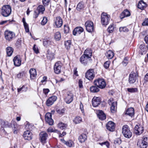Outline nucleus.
<instances>
[{"label": "nucleus", "mask_w": 148, "mask_h": 148, "mask_svg": "<svg viewBox=\"0 0 148 148\" xmlns=\"http://www.w3.org/2000/svg\"><path fill=\"white\" fill-rule=\"evenodd\" d=\"M11 12V8L9 5H4L2 7L1 14L3 16L7 17L10 14Z\"/></svg>", "instance_id": "1"}, {"label": "nucleus", "mask_w": 148, "mask_h": 148, "mask_svg": "<svg viewBox=\"0 0 148 148\" xmlns=\"http://www.w3.org/2000/svg\"><path fill=\"white\" fill-rule=\"evenodd\" d=\"M94 83L95 86L101 89L104 88L106 85L104 80L101 78H99L95 79L94 81Z\"/></svg>", "instance_id": "2"}, {"label": "nucleus", "mask_w": 148, "mask_h": 148, "mask_svg": "<svg viewBox=\"0 0 148 148\" xmlns=\"http://www.w3.org/2000/svg\"><path fill=\"white\" fill-rule=\"evenodd\" d=\"M122 133L123 136L126 138H129L132 136V133L127 125H125L122 129Z\"/></svg>", "instance_id": "3"}, {"label": "nucleus", "mask_w": 148, "mask_h": 148, "mask_svg": "<svg viewBox=\"0 0 148 148\" xmlns=\"http://www.w3.org/2000/svg\"><path fill=\"white\" fill-rule=\"evenodd\" d=\"M110 16L106 13L103 12L101 14V21L102 24L107 25L109 23Z\"/></svg>", "instance_id": "4"}, {"label": "nucleus", "mask_w": 148, "mask_h": 148, "mask_svg": "<svg viewBox=\"0 0 148 148\" xmlns=\"http://www.w3.org/2000/svg\"><path fill=\"white\" fill-rule=\"evenodd\" d=\"M86 30L89 32H92L94 30V24L93 23L90 21H87L85 24Z\"/></svg>", "instance_id": "5"}, {"label": "nucleus", "mask_w": 148, "mask_h": 148, "mask_svg": "<svg viewBox=\"0 0 148 148\" xmlns=\"http://www.w3.org/2000/svg\"><path fill=\"white\" fill-rule=\"evenodd\" d=\"M86 77L91 81L92 80L95 76V73L93 69H90L88 70L86 73Z\"/></svg>", "instance_id": "6"}, {"label": "nucleus", "mask_w": 148, "mask_h": 148, "mask_svg": "<svg viewBox=\"0 0 148 148\" xmlns=\"http://www.w3.org/2000/svg\"><path fill=\"white\" fill-rule=\"evenodd\" d=\"M4 35L6 39L9 41L11 40L12 38L15 37V33L12 31L8 30L5 31Z\"/></svg>", "instance_id": "7"}, {"label": "nucleus", "mask_w": 148, "mask_h": 148, "mask_svg": "<svg viewBox=\"0 0 148 148\" xmlns=\"http://www.w3.org/2000/svg\"><path fill=\"white\" fill-rule=\"evenodd\" d=\"M73 99V95L70 92H68L65 95L64 98V101L68 104L70 103L72 101Z\"/></svg>", "instance_id": "8"}, {"label": "nucleus", "mask_w": 148, "mask_h": 148, "mask_svg": "<svg viewBox=\"0 0 148 148\" xmlns=\"http://www.w3.org/2000/svg\"><path fill=\"white\" fill-rule=\"evenodd\" d=\"M62 67V64L60 61L55 63L54 66V70L55 73L58 74L61 73Z\"/></svg>", "instance_id": "9"}, {"label": "nucleus", "mask_w": 148, "mask_h": 148, "mask_svg": "<svg viewBox=\"0 0 148 148\" xmlns=\"http://www.w3.org/2000/svg\"><path fill=\"white\" fill-rule=\"evenodd\" d=\"M137 77V74L134 72H131L130 74L129 82L130 84L134 83L136 80Z\"/></svg>", "instance_id": "10"}, {"label": "nucleus", "mask_w": 148, "mask_h": 148, "mask_svg": "<svg viewBox=\"0 0 148 148\" xmlns=\"http://www.w3.org/2000/svg\"><path fill=\"white\" fill-rule=\"evenodd\" d=\"M112 101H113L112 99L110 98L108 100V102L109 105L111 104L110 108L111 112H114L116 109L117 103L116 101L112 102Z\"/></svg>", "instance_id": "11"}, {"label": "nucleus", "mask_w": 148, "mask_h": 148, "mask_svg": "<svg viewBox=\"0 0 148 148\" xmlns=\"http://www.w3.org/2000/svg\"><path fill=\"white\" fill-rule=\"evenodd\" d=\"M51 114L50 113H47L45 115V120L46 122L50 125H52L53 123V121L51 118Z\"/></svg>", "instance_id": "12"}, {"label": "nucleus", "mask_w": 148, "mask_h": 148, "mask_svg": "<svg viewBox=\"0 0 148 148\" xmlns=\"http://www.w3.org/2000/svg\"><path fill=\"white\" fill-rule=\"evenodd\" d=\"M39 139L41 142L42 143H45L48 137V134L45 132H41L39 134Z\"/></svg>", "instance_id": "13"}, {"label": "nucleus", "mask_w": 148, "mask_h": 148, "mask_svg": "<svg viewBox=\"0 0 148 148\" xmlns=\"http://www.w3.org/2000/svg\"><path fill=\"white\" fill-rule=\"evenodd\" d=\"M57 99V97L55 96H53L50 97L46 101V105L47 106H50Z\"/></svg>", "instance_id": "14"}, {"label": "nucleus", "mask_w": 148, "mask_h": 148, "mask_svg": "<svg viewBox=\"0 0 148 148\" xmlns=\"http://www.w3.org/2000/svg\"><path fill=\"white\" fill-rule=\"evenodd\" d=\"M23 136L25 139L26 140H29L32 138V134L31 132L28 130L25 131Z\"/></svg>", "instance_id": "15"}, {"label": "nucleus", "mask_w": 148, "mask_h": 148, "mask_svg": "<svg viewBox=\"0 0 148 148\" xmlns=\"http://www.w3.org/2000/svg\"><path fill=\"white\" fill-rule=\"evenodd\" d=\"M101 103L100 97H94L92 100V103L94 107H96Z\"/></svg>", "instance_id": "16"}, {"label": "nucleus", "mask_w": 148, "mask_h": 148, "mask_svg": "<svg viewBox=\"0 0 148 148\" xmlns=\"http://www.w3.org/2000/svg\"><path fill=\"white\" fill-rule=\"evenodd\" d=\"M135 132L137 135H140L143 132L144 128L142 126L136 125L134 128Z\"/></svg>", "instance_id": "17"}, {"label": "nucleus", "mask_w": 148, "mask_h": 148, "mask_svg": "<svg viewBox=\"0 0 148 148\" xmlns=\"http://www.w3.org/2000/svg\"><path fill=\"white\" fill-rule=\"evenodd\" d=\"M13 60L15 66H19L21 65V60L19 56H15Z\"/></svg>", "instance_id": "18"}, {"label": "nucleus", "mask_w": 148, "mask_h": 148, "mask_svg": "<svg viewBox=\"0 0 148 148\" xmlns=\"http://www.w3.org/2000/svg\"><path fill=\"white\" fill-rule=\"evenodd\" d=\"M84 31L83 28L81 27L75 28L73 31V34L74 36L79 35Z\"/></svg>", "instance_id": "19"}, {"label": "nucleus", "mask_w": 148, "mask_h": 148, "mask_svg": "<svg viewBox=\"0 0 148 148\" xmlns=\"http://www.w3.org/2000/svg\"><path fill=\"white\" fill-rule=\"evenodd\" d=\"M106 127L107 130L111 132L113 131L115 127L114 123L112 121L108 122L106 125Z\"/></svg>", "instance_id": "20"}, {"label": "nucleus", "mask_w": 148, "mask_h": 148, "mask_svg": "<svg viewBox=\"0 0 148 148\" xmlns=\"http://www.w3.org/2000/svg\"><path fill=\"white\" fill-rule=\"evenodd\" d=\"M97 115L99 119L101 120H104L106 119V115L102 110H98Z\"/></svg>", "instance_id": "21"}, {"label": "nucleus", "mask_w": 148, "mask_h": 148, "mask_svg": "<svg viewBox=\"0 0 148 148\" xmlns=\"http://www.w3.org/2000/svg\"><path fill=\"white\" fill-rule=\"evenodd\" d=\"M90 58H87L84 55H82L80 58V61L84 65H86L88 63Z\"/></svg>", "instance_id": "22"}, {"label": "nucleus", "mask_w": 148, "mask_h": 148, "mask_svg": "<svg viewBox=\"0 0 148 148\" xmlns=\"http://www.w3.org/2000/svg\"><path fill=\"white\" fill-rule=\"evenodd\" d=\"M55 23L57 27H61L62 24V21L61 18L60 16L57 17L55 20Z\"/></svg>", "instance_id": "23"}, {"label": "nucleus", "mask_w": 148, "mask_h": 148, "mask_svg": "<svg viewBox=\"0 0 148 148\" xmlns=\"http://www.w3.org/2000/svg\"><path fill=\"white\" fill-rule=\"evenodd\" d=\"M130 12L127 9L125 10L121 14L120 17L121 19H123L125 17L130 16Z\"/></svg>", "instance_id": "24"}, {"label": "nucleus", "mask_w": 148, "mask_h": 148, "mask_svg": "<svg viewBox=\"0 0 148 148\" xmlns=\"http://www.w3.org/2000/svg\"><path fill=\"white\" fill-rule=\"evenodd\" d=\"M126 114L132 117L134 115V109L132 108H130L127 109L126 111Z\"/></svg>", "instance_id": "25"}, {"label": "nucleus", "mask_w": 148, "mask_h": 148, "mask_svg": "<svg viewBox=\"0 0 148 148\" xmlns=\"http://www.w3.org/2000/svg\"><path fill=\"white\" fill-rule=\"evenodd\" d=\"M30 77L31 79H34L37 75L36 70L35 69H32L29 70Z\"/></svg>", "instance_id": "26"}, {"label": "nucleus", "mask_w": 148, "mask_h": 148, "mask_svg": "<svg viewBox=\"0 0 148 148\" xmlns=\"http://www.w3.org/2000/svg\"><path fill=\"white\" fill-rule=\"evenodd\" d=\"M147 4L144 2L143 0L140 1L138 3L137 7L138 8L141 10H144L146 8Z\"/></svg>", "instance_id": "27"}, {"label": "nucleus", "mask_w": 148, "mask_h": 148, "mask_svg": "<svg viewBox=\"0 0 148 148\" xmlns=\"http://www.w3.org/2000/svg\"><path fill=\"white\" fill-rule=\"evenodd\" d=\"M92 51L90 49H87L85 51L83 55L90 59L92 55Z\"/></svg>", "instance_id": "28"}, {"label": "nucleus", "mask_w": 148, "mask_h": 148, "mask_svg": "<svg viewBox=\"0 0 148 148\" xmlns=\"http://www.w3.org/2000/svg\"><path fill=\"white\" fill-rule=\"evenodd\" d=\"M0 124L2 127L3 128L10 127L11 126L8 121H5L1 119H0Z\"/></svg>", "instance_id": "29"}, {"label": "nucleus", "mask_w": 148, "mask_h": 148, "mask_svg": "<svg viewBox=\"0 0 148 148\" xmlns=\"http://www.w3.org/2000/svg\"><path fill=\"white\" fill-rule=\"evenodd\" d=\"M87 136L85 134H83L81 135L78 137V140L80 142H84L87 139Z\"/></svg>", "instance_id": "30"}, {"label": "nucleus", "mask_w": 148, "mask_h": 148, "mask_svg": "<svg viewBox=\"0 0 148 148\" xmlns=\"http://www.w3.org/2000/svg\"><path fill=\"white\" fill-rule=\"evenodd\" d=\"M114 54L113 52L111 50H108L107 51L106 54V57L108 59H111L114 56Z\"/></svg>", "instance_id": "31"}, {"label": "nucleus", "mask_w": 148, "mask_h": 148, "mask_svg": "<svg viewBox=\"0 0 148 148\" xmlns=\"http://www.w3.org/2000/svg\"><path fill=\"white\" fill-rule=\"evenodd\" d=\"M99 88L97 87V86H92L90 87V91L93 93H96L99 92Z\"/></svg>", "instance_id": "32"}, {"label": "nucleus", "mask_w": 148, "mask_h": 148, "mask_svg": "<svg viewBox=\"0 0 148 148\" xmlns=\"http://www.w3.org/2000/svg\"><path fill=\"white\" fill-rule=\"evenodd\" d=\"M13 51V48L11 47H8L6 48V53L8 56H10L12 55Z\"/></svg>", "instance_id": "33"}, {"label": "nucleus", "mask_w": 148, "mask_h": 148, "mask_svg": "<svg viewBox=\"0 0 148 148\" xmlns=\"http://www.w3.org/2000/svg\"><path fill=\"white\" fill-rule=\"evenodd\" d=\"M54 38L56 41H58L61 38V34L59 32H56L54 35Z\"/></svg>", "instance_id": "34"}, {"label": "nucleus", "mask_w": 148, "mask_h": 148, "mask_svg": "<svg viewBox=\"0 0 148 148\" xmlns=\"http://www.w3.org/2000/svg\"><path fill=\"white\" fill-rule=\"evenodd\" d=\"M45 7L44 5H39L37 9L39 13L41 12L42 14L43 13V12L45 10Z\"/></svg>", "instance_id": "35"}, {"label": "nucleus", "mask_w": 148, "mask_h": 148, "mask_svg": "<svg viewBox=\"0 0 148 148\" xmlns=\"http://www.w3.org/2000/svg\"><path fill=\"white\" fill-rule=\"evenodd\" d=\"M73 121L75 124H78L82 122V119L79 116H76L74 119Z\"/></svg>", "instance_id": "36"}, {"label": "nucleus", "mask_w": 148, "mask_h": 148, "mask_svg": "<svg viewBox=\"0 0 148 148\" xmlns=\"http://www.w3.org/2000/svg\"><path fill=\"white\" fill-rule=\"evenodd\" d=\"M64 45L67 49H69L71 46V42L70 40H67L65 42Z\"/></svg>", "instance_id": "37"}, {"label": "nucleus", "mask_w": 148, "mask_h": 148, "mask_svg": "<svg viewBox=\"0 0 148 148\" xmlns=\"http://www.w3.org/2000/svg\"><path fill=\"white\" fill-rule=\"evenodd\" d=\"M84 7V4L82 2H80L77 4L76 9L77 10L80 11L83 9Z\"/></svg>", "instance_id": "38"}, {"label": "nucleus", "mask_w": 148, "mask_h": 148, "mask_svg": "<svg viewBox=\"0 0 148 148\" xmlns=\"http://www.w3.org/2000/svg\"><path fill=\"white\" fill-rule=\"evenodd\" d=\"M50 41L48 39H45L43 41V45L45 47H47L50 44Z\"/></svg>", "instance_id": "39"}, {"label": "nucleus", "mask_w": 148, "mask_h": 148, "mask_svg": "<svg viewBox=\"0 0 148 148\" xmlns=\"http://www.w3.org/2000/svg\"><path fill=\"white\" fill-rule=\"evenodd\" d=\"M67 126V125L66 124H64L62 122L59 123L58 125V127L60 129L62 130L66 128Z\"/></svg>", "instance_id": "40"}, {"label": "nucleus", "mask_w": 148, "mask_h": 148, "mask_svg": "<svg viewBox=\"0 0 148 148\" xmlns=\"http://www.w3.org/2000/svg\"><path fill=\"white\" fill-rule=\"evenodd\" d=\"M64 143L69 147H71L74 146L73 142L71 140L67 141H64Z\"/></svg>", "instance_id": "41"}, {"label": "nucleus", "mask_w": 148, "mask_h": 148, "mask_svg": "<svg viewBox=\"0 0 148 148\" xmlns=\"http://www.w3.org/2000/svg\"><path fill=\"white\" fill-rule=\"evenodd\" d=\"M25 76V72L23 71L20 72L17 75V77L18 78H21Z\"/></svg>", "instance_id": "42"}, {"label": "nucleus", "mask_w": 148, "mask_h": 148, "mask_svg": "<svg viewBox=\"0 0 148 148\" xmlns=\"http://www.w3.org/2000/svg\"><path fill=\"white\" fill-rule=\"evenodd\" d=\"M54 56V54L50 52V51L48 49L47 51V58H49V59H52Z\"/></svg>", "instance_id": "43"}, {"label": "nucleus", "mask_w": 148, "mask_h": 148, "mask_svg": "<svg viewBox=\"0 0 148 148\" xmlns=\"http://www.w3.org/2000/svg\"><path fill=\"white\" fill-rule=\"evenodd\" d=\"M148 145L147 143L142 141L141 143H139V146L140 148H146Z\"/></svg>", "instance_id": "44"}, {"label": "nucleus", "mask_w": 148, "mask_h": 148, "mask_svg": "<svg viewBox=\"0 0 148 148\" xmlns=\"http://www.w3.org/2000/svg\"><path fill=\"white\" fill-rule=\"evenodd\" d=\"M127 91L131 93L136 92L138 91V89L136 88H127Z\"/></svg>", "instance_id": "45"}, {"label": "nucleus", "mask_w": 148, "mask_h": 148, "mask_svg": "<svg viewBox=\"0 0 148 148\" xmlns=\"http://www.w3.org/2000/svg\"><path fill=\"white\" fill-rule=\"evenodd\" d=\"M51 0H42V2L44 6H47L49 4Z\"/></svg>", "instance_id": "46"}, {"label": "nucleus", "mask_w": 148, "mask_h": 148, "mask_svg": "<svg viewBox=\"0 0 148 148\" xmlns=\"http://www.w3.org/2000/svg\"><path fill=\"white\" fill-rule=\"evenodd\" d=\"M33 49L34 52L36 54L39 53V50L38 47L35 44H34L33 48Z\"/></svg>", "instance_id": "47"}, {"label": "nucleus", "mask_w": 148, "mask_h": 148, "mask_svg": "<svg viewBox=\"0 0 148 148\" xmlns=\"http://www.w3.org/2000/svg\"><path fill=\"white\" fill-rule=\"evenodd\" d=\"M121 142V140L120 138H117L116 139L114 142V143L116 145H119L120 144Z\"/></svg>", "instance_id": "48"}, {"label": "nucleus", "mask_w": 148, "mask_h": 148, "mask_svg": "<svg viewBox=\"0 0 148 148\" xmlns=\"http://www.w3.org/2000/svg\"><path fill=\"white\" fill-rule=\"evenodd\" d=\"M21 38H18L16 42V46L18 47H19L21 44Z\"/></svg>", "instance_id": "49"}, {"label": "nucleus", "mask_w": 148, "mask_h": 148, "mask_svg": "<svg viewBox=\"0 0 148 148\" xmlns=\"http://www.w3.org/2000/svg\"><path fill=\"white\" fill-rule=\"evenodd\" d=\"M47 19L46 17H44L41 22V24L42 25H45L47 22Z\"/></svg>", "instance_id": "50"}, {"label": "nucleus", "mask_w": 148, "mask_h": 148, "mask_svg": "<svg viewBox=\"0 0 148 148\" xmlns=\"http://www.w3.org/2000/svg\"><path fill=\"white\" fill-rule=\"evenodd\" d=\"M114 26L112 25H111L108 27L107 30L109 33H111L113 32L114 30Z\"/></svg>", "instance_id": "51"}, {"label": "nucleus", "mask_w": 148, "mask_h": 148, "mask_svg": "<svg viewBox=\"0 0 148 148\" xmlns=\"http://www.w3.org/2000/svg\"><path fill=\"white\" fill-rule=\"evenodd\" d=\"M23 25H24L26 32H29V28L28 24L26 22H25V23H23Z\"/></svg>", "instance_id": "52"}, {"label": "nucleus", "mask_w": 148, "mask_h": 148, "mask_svg": "<svg viewBox=\"0 0 148 148\" xmlns=\"http://www.w3.org/2000/svg\"><path fill=\"white\" fill-rule=\"evenodd\" d=\"M69 27L66 25H64V32L65 33H68L69 31Z\"/></svg>", "instance_id": "53"}, {"label": "nucleus", "mask_w": 148, "mask_h": 148, "mask_svg": "<svg viewBox=\"0 0 148 148\" xmlns=\"http://www.w3.org/2000/svg\"><path fill=\"white\" fill-rule=\"evenodd\" d=\"M56 111L58 113L60 114H63L64 112V109H57L56 110Z\"/></svg>", "instance_id": "54"}, {"label": "nucleus", "mask_w": 148, "mask_h": 148, "mask_svg": "<svg viewBox=\"0 0 148 148\" xmlns=\"http://www.w3.org/2000/svg\"><path fill=\"white\" fill-rule=\"evenodd\" d=\"M119 31L121 32H127L128 31V29L126 27H121L119 28Z\"/></svg>", "instance_id": "55"}, {"label": "nucleus", "mask_w": 148, "mask_h": 148, "mask_svg": "<svg viewBox=\"0 0 148 148\" xmlns=\"http://www.w3.org/2000/svg\"><path fill=\"white\" fill-rule=\"evenodd\" d=\"M110 61H108L105 62L104 64V66L106 69L108 68L110 65Z\"/></svg>", "instance_id": "56"}, {"label": "nucleus", "mask_w": 148, "mask_h": 148, "mask_svg": "<svg viewBox=\"0 0 148 148\" xmlns=\"http://www.w3.org/2000/svg\"><path fill=\"white\" fill-rule=\"evenodd\" d=\"M47 131L48 132H56L58 131L57 130H55L53 129L51 127H49L47 130Z\"/></svg>", "instance_id": "57"}, {"label": "nucleus", "mask_w": 148, "mask_h": 148, "mask_svg": "<svg viewBox=\"0 0 148 148\" xmlns=\"http://www.w3.org/2000/svg\"><path fill=\"white\" fill-rule=\"evenodd\" d=\"M144 142L147 143H148V136L147 135H145L143 136V140H142Z\"/></svg>", "instance_id": "58"}, {"label": "nucleus", "mask_w": 148, "mask_h": 148, "mask_svg": "<svg viewBox=\"0 0 148 148\" xmlns=\"http://www.w3.org/2000/svg\"><path fill=\"white\" fill-rule=\"evenodd\" d=\"M102 146L103 145H105L108 148H109V144L108 141L105 142L101 143H99Z\"/></svg>", "instance_id": "59"}, {"label": "nucleus", "mask_w": 148, "mask_h": 148, "mask_svg": "<svg viewBox=\"0 0 148 148\" xmlns=\"http://www.w3.org/2000/svg\"><path fill=\"white\" fill-rule=\"evenodd\" d=\"M128 62V60L126 58H125L124 60L122 62V64L124 66H125Z\"/></svg>", "instance_id": "60"}, {"label": "nucleus", "mask_w": 148, "mask_h": 148, "mask_svg": "<svg viewBox=\"0 0 148 148\" xmlns=\"http://www.w3.org/2000/svg\"><path fill=\"white\" fill-rule=\"evenodd\" d=\"M139 48L142 51H144L145 45L144 44H142L139 46Z\"/></svg>", "instance_id": "61"}, {"label": "nucleus", "mask_w": 148, "mask_h": 148, "mask_svg": "<svg viewBox=\"0 0 148 148\" xmlns=\"http://www.w3.org/2000/svg\"><path fill=\"white\" fill-rule=\"evenodd\" d=\"M142 25L143 26L148 25V18L145 20L143 23Z\"/></svg>", "instance_id": "62"}, {"label": "nucleus", "mask_w": 148, "mask_h": 148, "mask_svg": "<svg viewBox=\"0 0 148 148\" xmlns=\"http://www.w3.org/2000/svg\"><path fill=\"white\" fill-rule=\"evenodd\" d=\"M82 81L81 79H80L79 81V86L80 88H82L83 87V85H82Z\"/></svg>", "instance_id": "63"}, {"label": "nucleus", "mask_w": 148, "mask_h": 148, "mask_svg": "<svg viewBox=\"0 0 148 148\" xmlns=\"http://www.w3.org/2000/svg\"><path fill=\"white\" fill-rule=\"evenodd\" d=\"M144 80L145 82H147L148 81V73L145 75Z\"/></svg>", "instance_id": "64"}]
</instances>
